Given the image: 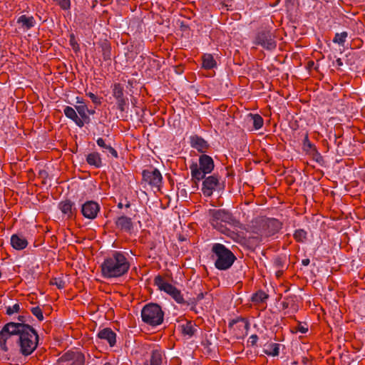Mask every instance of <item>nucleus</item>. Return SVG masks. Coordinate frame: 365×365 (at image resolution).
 <instances>
[{
    "label": "nucleus",
    "instance_id": "obj_1",
    "mask_svg": "<svg viewBox=\"0 0 365 365\" xmlns=\"http://www.w3.org/2000/svg\"><path fill=\"white\" fill-rule=\"evenodd\" d=\"M130 268V263L125 256L115 252L106 258L101 264L102 274L106 278H115L123 276Z\"/></svg>",
    "mask_w": 365,
    "mask_h": 365
},
{
    "label": "nucleus",
    "instance_id": "obj_2",
    "mask_svg": "<svg viewBox=\"0 0 365 365\" xmlns=\"http://www.w3.org/2000/svg\"><path fill=\"white\" fill-rule=\"evenodd\" d=\"M18 347L24 356L31 354L36 349L38 342V335L31 326L17 323Z\"/></svg>",
    "mask_w": 365,
    "mask_h": 365
},
{
    "label": "nucleus",
    "instance_id": "obj_3",
    "mask_svg": "<svg viewBox=\"0 0 365 365\" xmlns=\"http://www.w3.org/2000/svg\"><path fill=\"white\" fill-rule=\"evenodd\" d=\"M17 323L6 324L0 331V351L3 356L9 359L10 356L18 348Z\"/></svg>",
    "mask_w": 365,
    "mask_h": 365
},
{
    "label": "nucleus",
    "instance_id": "obj_4",
    "mask_svg": "<svg viewBox=\"0 0 365 365\" xmlns=\"http://www.w3.org/2000/svg\"><path fill=\"white\" fill-rule=\"evenodd\" d=\"M212 253V258L215 260V266L220 270L229 269L236 259L234 254L220 243L213 244Z\"/></svg>",
    "mask_w": 365,
    "mask_h": 365
},
{
    "label": "nucleus",
    "instance_id": "obj_5",
    "mask_svg": "<svg viewBox=\"0 0 365 365\" xmlns=\"http://www.w3.org/2000/svg\"><path fill=\"white\" fill-rule=\"evenodd\" d=\"M282 227L281 222L276 219H262L257 222V226L253 228L252 232L257 236L253 237L262 240L277 233Z\"/></svg>",
    "mask_w": 365,
    "mask_h": 365
},
{
    "label": "nucleus",
    "instance_id": "obj_6",
    "mask_svg": "<svg viewBox=\"0 0 365 365\" xmlns=\"http://www.w3.org/2000/svg\"><path fill=\"white\" fill-rule=\"evenodd\" d=\"M191 175L193 179L200 181L205 178L207 174L210 173L214 169V162L211 157L202 155L199 158V165L192 163L190 166Z\"/></svg>",
    "mask_w": 365,
    "mask_h": 365
},
{
    "label": "nucleus",
    "instance_id": "obj_7",
    "mask_svg": "<svg viewBox=\"0 0 365 365\" xmlns=\"http://www.w3.org/2000/svg\"><path fill=\"white\" fill-rule=\"evenodd\" d=\"M141 318L144 323L156 327L163 322L164 313L159 305L150 303L143 308Z\"/></svg>",
    "mask_w": 365,
    "mask_h": 365
},
{
    "label": "nucleus",
    "instance_id": "obj_8",
    "mask_svg": "<svg viewBox=\"0 0 365 365\" xmlns=\"http://www.w3.org/2000/svg\"><path fill=\"white\" fill-rule=\"evenodd\" d=\"M209 215L212 226L221 232H225L224 224L231 225L234 222L232 215L224 210H210Z\"/></svg>",
    "mask_w": 365,
    "mask_h": 365
},
{
    "label": "nucleus",
    "instance_id": "obj_9",
    "mask_svg": "<svg viewBox=\"0 0 365 365\" xmlns=\"http://www.w3.org/2000/svg\"><path fill=\"white\" fill-rule=\"evenodd\" d=\"M254 44L261 46L267 50H273L277 46L275 36L271 30L263 29L259 31L253 41Z\"/></svg>",
    "mask_w": 365,
    "mask_h": 365
},
{
    "label": "nucleus",
    "instance_id": "obj_10",
    "mask_svg": "<svg viewBox=\"0 0 365 365\" xmlns=\"http://www.w3.org/2000/svg\"><path fill=\"white\" fill-rule=\"evenodd\" d=\"M154 282L159 289L170 295L176 302L178 304H185V300L180 292L175 287L165 282L161 276H157Z\"/></svg>",
    "mask_w": 365,
    "mask_h": 365
},
{
    "label": "nucleus",
    "instance_id": "obj_11",
    "mask_svg": "<svg viewBox=\"0 0 365 365\" xmlns=\"http://www.w3.org/2000/svg\"><path fill=\"white\" fill-rule=\"evenodd\" d=\"M84 356L79 351H67L56 362V365H83Z\"/></svg>",
    "mask_w": 365,
    "mask_h": 365
},
{
    "label": "nucleus",
    "instance_id": "obj_12",
    "mask_svg": "<svg viewBox=\"0 0 365 365\" xmlns=\"http://www.w3.org/2000/svg\"><path fill=\"white\" fill-rule=\"evenodd\" d=\"M143 180L151 187L158 190L162 184L163 177L160 172L156 168H150L143 172Z\"/></svg>",
    "mask_w": 365,
    "mask_h": 365
},
{
    "label": "nucleus",
    "instance_id": "obj_13",
    "mask_svg": "<svg viewBox=\"0 0 365 365\" xmlns=\"http://www.w3.org/2000/svg\"><path fill=\"white\" fill-rule=\"evenodd\" d=\"M100 211V205L95 201L90 200L83 203L81 206V213L84 217L93 220Z\"/></svg>",
    "mask_w": 365,
    "mask_h": 365
},
{
    "label": "nucleus",
    "instance_id": "obj_14",
    "mask_svg": "<svg viewBox=\"0 0 365 365\" xmlns=\"http://www.w3.org/2000/svg\"><path fill=\"white\" fill-rule=\"evenodd\" d=\"M97 337L103 343H108L110 347H113L116 344V334L110 328L99 330Z\"/></svg>",
    "mask_w": 365,
    "mask_h": 365
},
{
    "label": "nucleus",
    "instance_id": "obj_15",
    "mask_svg": "<svg viewBox=\"0 0 365 365\" xmlns=\"http://www.w3.org/2000/svg\"><path fill=\"white\" fill-rule=\"evenodd\" d=\"M219 180L215 175L206 178L202 182V191L204 195L210 197L218 185Z\"/></svg>",
    "mask_w": 365,
    "mask_h": 365
},
{
    "label": "nucleus",
    "instance_id": "obj_16",
    "mask_svg": "<svg viewBox=\"0 0 365 365\" xmlns=\"http://www.w3.org/2000/svg\"><path fill=\"white\" fill-rule=\"evenodd\" d=\"M28 244V240L21 234H14L11 237V245L16 250H22L25 249Z\"/></svg>",
    "mask_w": 365,
    "mask_h": 365
},
{
    "label": "nucleus",
    "instance_id": "obj_17",
    "mask_svg": "<svg viewBox=\"0 0 365 365\" xmlns=\"http://www.w3.org/2000/svg\"><path fill=\"white\" fill-rule=\"evenodd\" d=\"M118 228L124 232H130L133 228L131 218L126 216H121L115 220Z\"/></svg>",
    "mask_w": 365,
    "mask_h": 365
},
{
    "label": "nucleus",
    "instance_id": "obj_18",
    "mask_svg": "<svg viewBox=\"0 0 365 365\" xmlns=\"http://www.w3.org/2000/svg\"><path fill=\"white\" fill-rule=\"evenodd\" d=\"M97 145L102 149V152L107 154L108 156L110 155L114 158H118V152L110 145L107 143L102 138H98L96 140Z\"/></svg>",
    "mask_w": 365,
    "mask_h": 365
},
{
    "label": "nucleus",
    "instance_id": "obj_19",
    "mask_svg": "<svg viewBox=\"0 0 365 365\" xmlns=\"http://www.w3.org/2000/svg\"><path fill=\"white\" fill-rule=\"evenodd\" d=\"M17 24L24 30H29L36 24L34 18L31 16L21 15L17 19Z\"/></svg>",
    "mask_w": 365,
    "mask_h": 365
},
{
    "label": "nucleus",
    "instance_id": "obj_20",
    "mask_svg": "<svg viewBox=\"0 0 365 365\" xmlns=\"http://www.w3.org/2000/svg\"><path fill=\"white\" fill-rule=\"evenodd\" d=\"M65 115L72 120L78 126L83 127L84 122L77 115L76 110L71 106H66L63 109Z\"/></svg>",
    "mask_w": 365,
    "mask_h": 365
},
{
    "label": "nucleus",
    "instance_id": "obj_21",
    "mask_svg": "<svg viewBox=\"0 0 365 365\" xmlns=\"http://www.w3.org/2000/svg\"><path fill=\"white\" fill-rule=\"evenodd\" d=\"M190 143L192 148L201 153L205 152L208 147L207 143L203 138L197 135L190 138Z\"/></svg>",
    "mask_w": 365,
    "mask_h": 365
},
{
    "label": "nucleus",
    "instance_id": "obj_22",
    "mask_svg": "<svg viewBox=\"0 0 365 365\" xmlns=\"http://www.w3.org/2000/svg\"><path fill=\"white\" fill-rule=\"evenodd\" d=\"M86 161L91 166H93L96 168H99L103 166L101 155L97 152L89 153L86 157Z\"/></svg>",
    "mask_w": 365,
    "mask_h": 365
},
{
    "label": "nucleus",
    "instance_id": "obj_23",
    "mask_svg": "<svg viewBox=\"0 0 365 365\" xmlns=\"http://www.w3.org/2000/svg\"><path fill=\"white\" fill-rule=\"evenodd\" d=\"M58 207L61 211L68 217H71L74 211L73 204L70 200L62 201L59 203Z\"/></svg>",
    "mask_w": 365,
    "mask_h": 365
},
{
    "label": "nucleus",
    "instance_id": "obj_24",
    "mask_svg": "<svg viewBox=\"0 0 365 365\" xmlns=\"http://www.w3.org/2000/svg\"><path fill=\"white\" fill-rule=\"evenodd\" d=\"M248 118H250V120L252 121L253 128L255 130H259L263 126L264 120L262 117L259 114L250 113L248 115Z\"/></svg>",
    "mask_w": 365,
    "mask_h": 365
},
{
    "label": "nucleus",
    "instance_id": "obj_25",
    "mask_svg": "<svg viewBox=\"0 0 365 365\" xmlns=\"http://www.w3.org/2000/svg\"><path fill=\"white\" fill-rule=\"evenodd\" d=\"M163 361V352L160 349H156L152 351L150 357V365H161Z\"/></svg>",
    "mask_w": 365,
    "mask_h": 365
},
{
    "label": "nucleus",
    "instance_id": "obj_26",
    "mask_svg": "<svg viewBox=\"0 0 365 365\" xmlns=\"http://www.w3.org/2000/svg\"><path fill=\"white\" fill-rule=\"evenodd\" d=\"M202 66L205 69H212L216 66V61L211 54L205 53L202 56Z\"/></svg>",
    "mask_w": 365,
    "mask_h": 365
},
{
    "label": "nucleus",
    "instance_id": "obj_27",
    "mask_svg": "<svg viewBox=\"0 0 365 365\" xmlns=\"http://www.w3.org/2000/svg\"><path fill=\"white\" fill-rule=\"evenodd\" d=\"M269 295L267 294L264 291L259 290L252 295V301L255 304L265 303Z\"/></svg>",
    "mask_w": 365,
    "mask_h": 365
},
{
    "label": "nucleus",
    "instance_id": "obj_28",
    "mask_svg": "<svg viewBox=\"0 0 365 365\" xmlns=\"http://www.w3.org/2000/svg\"><path fill=\"white\" fill-rule=\"evenodd\" d=\"M265 354L267 355L276 356L279 354V344L276 343H271L267 346L264 350Z\"/></svg>",
    "mask_w": 365,
    "mask_h": 365
},
{
    "label": "nucleus",
    "instance_id": "obj_29",
    "mask_svg": "<svg viewBox=\"0 0 365 365\" xmlns=\"http://www.w3.org/2000/svg\"><path fill=\"white\" fill-rule=\"evenodd\" d=\"M76 110L78 112V113L80 115V116L81 118V119H82L84 123H85V121L89 120V117L88 115V108H87V106L86 105L82 104V105L76 106Z\"/></svg>",
    "mask_w": 365,
    "mask_h": 365
},
{
    "label": "nucleus",
    "instance_id": "obj_30",
    "mask_svg": "<svg viewBox=\"0 0 365 365\" xmlns=\"http://www.w3.org/2000/svg\"><path fill=\"white\" fill-rule=\"evenodd\" d=\"M113 96L115 99L124 98L123 88L119 83H115L113 88Z\"/></svg>",
    "mask_w": 365,
    "mask_h": 365
},
{
    "label": "nucleus",
    "instance_id": "obj_31",
    "mask_svg": "<svg viewBox=\"0 0 365 365\" xmlns=\"http://www.w3.org/2000/svg\"><path fill=\"white\" fill-rule=\"evenodd\" d=\"M294 237L297 242H304L307 238V232L304 230H297L294 233Z\"/></svg>",
    "mask_w": 365,
    "mask_h": 365
},
{
    "label": "nucleus",
    "instance_id": "obj_32",
    "mask_svg": "<svg viewBox=\"0 0 365 365\" xmlns=\"http://www.w3.org/2000/svg\"><path fill=\"white\" fill-rule=\"evenodd\" d=\"M346 37H347V33L345 31L341 32L340 34L337 33V34H336V35L333 39V41L339 45H343L346 41Z\"/></svg>",
    "mask_w": 365,
    "mask_h": 365
},
{
    "label": "nucleus",
    "instance_id": "obj_33",
    "mask_svg": "<svg viewBox=\"0 0 365 365\" xmlns=\"http://www.w3.org/2000/svg\"><path fill=\"white\" fill-rule=\"evenodd\" d=\"M195 329L190 322L186 323L182 326V332L185 334L192 336L194 334Z\"/></svg>",
    "mask_w": 365,
    "mask_h": 365
},
{
    "label": "nucleus",
    "instance_id": "obj_34",
    "mask_svg": "<svg viewBox=\"0 0 365 365\" xmlns=\"http://www.w3.org/2000/svg\"><path fill=\"white\" fill-rule=\"evenodd\" d=\"M32 314L39 320H43V315L42 310L38 307H32L31 309Z\"/></svg>",
    "mask_w": 365,
    "mask_h": 365
},
{
    "label": "nucleus",
    "instance_id": "obj_35",
    "mask_svg": "<svg viewBox=\"0 0 365 365\" xmlns=\"http://www.w3.org/2000/svg\"><path fill=\"white\" fill-rule=\"evenodd\" d=\"M20 309V306L19 304H15L11 307H8L6 308V314L9 315H11L14 313L19 312Z\"/></svg>",
    "mask_w": 365,
    "mask_h": 365
},
{
    "label": "nucleus",
    "instance_id": "obj_36",
    "mask_svg": "<svg viewBox=\"0 0 365 365\" xmlns=\"http://www.w3.org/2000/svg\"><path fill=\"white\" fill-rule=\"evenodd\" d=\"M116 103L120 110L124 111L126 105V101L124 98L116 99Z\"/></svg>",
    "mask_w": 365,
    "mask_h": 365
},
{
    "label": "nucleus",
    "instance_id": "obj_37",
    "mask_svg": "<svg viewBox=\"0 0 365 365\" xmlns=\"http://www.w3.org/2000/svg\"><path fill=\"white\" fill-rule=\"evenodd\" d=\"M86 96L91 98V100L93 101V103H95L96 105L101 104V99L97 96H96L94 93L90 92V93H86Z\"/></svg>",
    "mask_w": 365,
    "mask_h": 365
},
{
    "label": "nucleus",
    "instance_id": "obj_38",
    "mask_svg": "<svg viewBox=\"0 0 365 365\" xmlns=\"http://www.w3.org/2000/svg\"><path fill=\"white\" fill-rule=\"evenodd\" d=\"M52 284L56 285L58 289H63L65 287V282L58 278H55L52 281Z\"/></svg>",
    "mask_w": 365,
    "mask_h": 365
},
{
    "label": "nucleus",
    "instance_id": "obj_39",
    "mask_svg": "<svg viewBox=\"0 0 365 365\" xmlns=\"http://www.w3.org/2000/svg\"><path fill=\"white\" fill-rule=\"evenodd\" d=\"M258 340V336L256 334H252L250 336L248 339V343H250L252 346H255Z\"/></svg>",
    "mask_w": 365,
    "mask_h": 365
},
{
    "label": "nucleus",
    "instance_id": "obj_40",
    "mask_svg": "<svg viewBox=\"0 0 365 365\" xmlns=\"http://www.w3.org/2000/svg\"><path fill=\"white\" fill-rule=\"evenodd\" d=\"M103 56H104V59L110 58V51H109V48L108 46H105V48H104Z\"/></svg>",
    "mask_w": 365,
    "mask_h": 365
},
{
    "label": "nucleus",
    "instance_id": "obj_41",
    "mask_svg": "<svg viewBox=\"0 0 365 365\" xmlns=\"http://www.w3.org/2000/svg\"><path fill=\"white\" fill-rule=\"evenodd\" d=\"M274 265L278 268L282 267V262L281 259H279V258L275 259L274 261Z\"/></svg>",
    "mask_w": 365,
    "mask_h": 365
},
{
    "label": "nucleus",
    "instance_id": "obj_42",
    "mask_svg": "<svg viewBox=\"0 0 365 365\" xmlns=\"http://www.w3.org/2000/svg\"><path fill=\"white\" fill-rule=\"evenodd\" d=\"M298 331L302 334H305L308 331V329L303 325H299Z\"/></svg>",
    "mask_w": 365,
    "mask_h": 365
},
{
    "label": "nucleus",
    "instance_id": "obj_43",
    "mask_svg": "<svg viewBox=\"0 0 365 365\" xmlns=\"http://www.w3.org/2000/svg\"><path fill=\"white\" fill-rule=\"evenodd\" d=\"M19 320L21 322L20 323L25 324V322H26L24 316H19Z\"/></svg>",
    "mask_w": 365,
    "mask_h": 365
},
{
    "label": "nucleus",
    "instance_id": "obj_44",
    "mask_svg": "<svg viewBox=\"0 0 365 365\" xmlns=\"http://www.w3.org/2000/svg\"><path fill=\"white\" fill-rule=\"evenodd\" d=\"M203 297H204V294L200 293L197 296V300L199 301V300L202 299Z\"/></svg>",
    "mask_w": 365,
    "mask_h": 365
},
{
    "label": "nucleus",
    "instance_id": "obj_45",
    "mask_svg": "<svg viewBox=\"0 0 365 365\" xmlns=\"http://www.w3.org/2000/svg\"><path fill=\"white\" fill-rule=\"evenodd\" d=\"M303 264L304 265H307L309 262V259H305V260H303Z\"/></svg>",
    "mask_w": 365,
    "mask_h": 365
},
{
    "label": "nucleus",
    "instance_id": "obj_46",
    "mask_svg": "<svg viewBox=\"0 0 365 365\" xmlns=\"http://www.w3.org/2000/svg\"><path fill=\"white\" fill-rule=\"evenodd\" d=\"M94 113H95V111H94V110H89V109H88V114L93 115Z\"/></svg>",
    "mask_w": 365,
    "mask_h": 365
},
{
    "label": "nucleus",
    "instance_id": "obj_47",
    "mask_svg": "<svg viewBox=\"0 0 365 365\" xmlns=\"http://www.w3.org/2000/svg\"><path fill=\"white\" fill-rule=\"evenodd\" d=\"M282 272L280 271L277 272V276L279 277L281 275Z\"/></svg>",
    "mask_w": 365,
    "mask_h": 365
},
{
    "label": "nucleus",
    "instance_id": "obj_48",
    "mask_svg": "<svg viewBox=\"0 0 365 365\" xmlns=\"http://www.w3.org/2000/svg\"><path fill=\"white\" fill-rule=\"evenodd\" d=\"M77 103H82L83 102L81 101V99H78Z\"/></svg>",
    "mask_w": 365,
    "mask_h": 365
},
{
    "label": "nucleus",
    "instance_id": "obj_49",
    "mask_svg": "<svg viewBox=\"0 0 365 365\" xmlns=\"http://www.w3.org/2000/svg\"><path fill=\"white\" fill-rule=\"evenodd\" d=\"M77 103H82L83 102L81 101V99H78Z\"/></svg>",
    "mask_w": 365,
    "mask_h": 365
},
{
    "label": "nucleus",
    "instance_id": "obj_50",
    "mask_svg": "<svg viewBox=\"0 0 365 365\" xmlns=\"http://www.w3.org/2000/svg\"><path fill=\"white\" fill-rule=\"evenodd\" d=\"M122 206H123L122 203H119V204H118V207H119L120 208H121V207H122Z\"/></svg>",
    "mask_w": 365,
    "mask_h": 365
},
{
    "label": "nucleus",
    "instance_id": "obj_51",
    "mask_svg": "<svg viewBox=\"0 0 365 365\" xmlns=\"http://www.w3.org/2000/svg\"><path fill=\"white\" fill-rule=\"evenodd\" d=\"M130 206V204H127L126 207H128Z\"/></svg>",
    "mask_w": 365,
    "mask_h": 365
}]
</instances>
